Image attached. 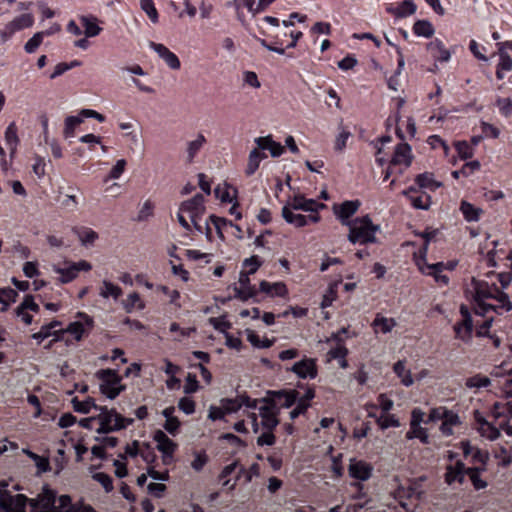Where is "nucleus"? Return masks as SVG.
Segmentation results:
<instances>
[{"mask_svg":"<svg viewBox=\"0 0 512 512\" xmlns=\"http://www.w3.org/2000/svg\"><path fill=\"white\" fill-rule=\"evenodd\" d=\"M474 300L472 309L477 317H491L489 314L501 315L512 309L509 296L494 284L474 280Z\"/></svg>","mask_w":512,"mask_h":512,"instance_id":"f257e3e1","label":"nucleus"},{"mask_svg":"<svg viewBox=\"0 0 512 512\" xmlns=\"http://www.w3.org/2000/svg\"><path fill=\"white\" fill-rule=\"evenodd\" d=\"M313 399L314 385L297 382L295 388L269 390L262 399L256 400L260 408L281 410L296 407L300 402L311 404Z\"/></svg>","mask_w":512,"mask_h":512,"instance_id":"f03ea898","label":"nucleus"},{"mask_svg":"<svg viewBox=\"0 0 512 512\" xmlns=\"http://www.w3.org/2000/svg\"><path fill=\"white\" fill-rule=\"evenodd\" d=\"M178 213L189 214V218H191V223L192 226H194V229L200 233H202V229H205V235H207L208 241H211V228H209V224L214 225V228H216L217 237H219L221 241H224L222 228L225 226L234 227L240 231V227H238L232 221L217 217L214 214L208 217V222L205 223V227H202L199 221L201 220L202 214H204V197L201 194H196L191 199L185 200V202L180 205V212Z\"/></svg>","mask_w":512,"mask_h":512,"instance_id":"7ed1b4c3","label":"nucleus"},{"mask_svg":"<svg viewBox=\"0 0 512 512\" xmlns=\"http://www.w3.org/2000/svg\"><path fill=\"white\" fill-rule=\"evenodd\" d=\"M460 449L461 454H463V460L458 459L453 463L445 465L444 483L450 487L464 485L468 471L480 469V462L473 461V455L476 452H487L486 450L472 445L468 440L460 442Z\"/></svg>","mask_w":512,"mask_h":512,"instance_id":"20e7f679","label":"nucleus"},{"mask_svg":"<svg viewBox=\"0 0 512 512\" xmlns=\"http://www.w3.org/2000/svg\"><path fill=\"white\" fill-rule=\"evenodd\" d=\"M344 225L349 227L347 240L353 245L375 243V234L379 231V226L371 222L370 216L357 217L350 224Z\"/></svg>","mask_w":512,"mask_h":512,"instance_id":"39448f33","label":"nucleus"},{"mask_svg":"<svg viewBox=\"0 0 512 512\" xmlns=\"http://www.w3.org/2000/svg\"><path fill=\"white\" fill-rule=\"evenodd\" d=\"M94 376L100 381V393L109 400H115L122 392L126 391V385L122 383V376L115 369H101L96 371Z\"/></svg>","mask_w":512,"mask_h":512,"instance_id":"423d86ee","label":"nucleus"},{"mask_svg":"<svg viewBox=\"0 0 512 512\" xmlns=\"http://www.w3.org/2000/svg\"><path fill=\"white\" fill-rule=\"evenodd\" d=\"M100 424L96 432L108 434L126 429L133 424V419L125 418L115 411V409L102 408V412L97 416H93Z\"/></svg>","mask_w":512,"mask_h":512,"instance_id":"0eeeda50","label":"nucleus"},{"mask_svg":"<svg viewBox=\"0 0 512 512\" xmlns=\"http://www.w3.org/2000/svg\"><path fill=\"white\" fill-rule=\"evenodd\" d=\"M372 473L373 466L369 462L363 459H349V465H347V474H349V478L356 480L355 482L351 483V486H353V488L356 489V492H358V494H356V498H364V487L362 482L370 480Z\"/></svg>","mask_w":512,"mask_h":512,"instance_id":"6e6552de","label":"nucleus"},{"mask_svg":"<svg viewBox=\"0 0 512 512\" xmlns=\"http://www.w3.org/2000/svg\"><path fill=\"white\" fill-rule=\"evenodd\" d=\"M66 266L53 267V272L59 275V283L61 285L69 284L73 282L76 278H78V274L82 271L88 272L92 270V265L87 262V260H79L77 262H68L66 261Z\"/></svg>","mask_w":512,"mask_h":512,"instance_id":"1a4fd4ad","label":"nucleus"},{"mask_svg":"<svg viewBox=\"0 0 512 512\" xmlns=\"http://www.w3.org/2000/svg\"><path fill=\"white\" fill-rule=\"evenodd\" d=\"M460 315L461 321L454 324V337L456 339L469 342L471 339V334L473 333V329H477V326L482 323H473V319L471 318V313H469L468 306L461 304L460 306Z\"/></svg>","mask_w":512,"mask_h":512,"instance_id":"9d476101","label":"nucleus"},{"mask_svg":"<svg viewBox=\"0 0 512 512\" xmlns=\"http://www.w3.org/2000/svg\"><path fill=\"white\" fill-rule=\"evenodd\" d=\"M474 462L481 463V469L468 470V481L472 484L474 491H482L487 488V481L482 478V474L487 471V463H489L488 452H476L474 454Z\"/></svg>","mask_w":512,"mask_h":512,"instance_id":"9b49d317","label":"nucleus"},{"mask_svg":"<svg viewBox=\"0 0 512 512\" xmlns=\"http://www.w3.org/2000/svg\"><path fill=\"white\" fill-rule=\"evenodd\" d=\"M258 414L249 413L248 417L253 424V431L257 432V417H260V425L265 431H273L279 425V411L281 409L258 408Z\"/></svg>","mask_w":512,"mask_h":512,"instance_id":"f8f14e48","label":"nucleus"},{"mask_svg":"<svg viewBox=\"0 0 512 512\" xmlns=\"http://www.w3.org/2000/svg\"><path fill=\"white\" fill-rule=\"evenodd\" d=\"M509 375H511V378L508 380V390H506L509 399L495 402L492 408V417L500 427L507 425V420L512 418V368Z\"/></svg>","mask_w":512,"mask_h":512,"instance_id":"ddd939ff","label":"nucleus"},{"mask_svg":"<svg viewBox=\"0 0 512 512\" xmlns=\"http://www.w3.org/2000/svg\"><path fill=\"white\" fill-rule=\"evenodd\" d=\"M77 317L81 318L82 321H74L68 324V327L65 329H60L57 331H59V333L62 335L70 334L73 336L75 341L79 342L81 339H83V337L87 336L88 331H90V329H92V325H94V321L84 312H78Z\"/></svg>","mask_w":512,"mask_h":512,"instance_id":"4468645a","label":"nucleus"},{"mask_svg":"<svg viewBox=\"0 0 512 512\" xmlns=\"http://www.w3.org/2000/svg\"><path fill=\"white\" fill-rule=\"evenodd\" d=\"M58 502L56 492L47 487H43L41 494L37 495L36 498H28L30 503V511H46L51 512L54 509V504Z\"/></svg>","mask_w":512,"mask_h":512,"instance_id":"2eb2a0df","label":"nucleus"},{"mask_svg":"<svg viewBox=\"0 0 512 512\" xmlns=\"http://www.w3.org/2000/svg\"><path fill=\"white\" fill-rule=\"evenodd\" d=\"M457 263L455 262H437L435 264H428L424 262V264L418 263V270L420 273L435 278V282L443 285H448V277L442 275L441 273L444 270H453Z\"/></svg>","mask_w":512,"mask_h":512,"instance_id":"dca6fc26","label":"nucleus"},{"mask_svg":"<svg viewBox=\"0 0 512 512\" xmlns=\"http://www.w3.org/2000/svg\"><path fill=\"white\" fill-rule=\"evenodd\" d=\"M217 407L221 410H225L226 412L237 413L241 407L256 410L259 408V405H257V399H253L246 394H242L237 395L234 398L221 399V405Z\"/></svg>","mask_w":512,"mask_h":512,"instance_id":"f3484780","label":"nucleus"},{"mask_svg":"<svg viewBox=\"0 0 512 512\" xmlns=\"http://www.w3.org/2000/svg\"><path fill=\"white\" fill-rule=\"evenodd\" d=\"M27 505L29 506V502L25 495H11L7 491L0 492V509L4 512H26Z\"/></svg>","mask_w":512,"mask_h":512,"instance_id":"a211bd4d","label":"nucleus"},{"mask_svg":"<svg viewBox=\"0 0 512 512\" xmlns=\"http://www.w3.org/2000/svg\"><path fill=\"white\" fill-rule=\"evenodd\" d=\"M287 371L296 374L297 378L302 380H312L316 378V376L318 375V368H316V362H314L313 358L306 357L294 363V365L287 369Z\"/></svg>","mask_w":512,"mask_h":512,"instance_id":"6ab92c4d","label":"nucleus"},{"mask_svg":"<svg viewBox=\"0 0 512 512\" xmlns=\"http://www.w3.org/2000/svg\"><path fill=\"white\" fill-rule=\"evenodd\" d=\"M153 441L157 443V450L162 453V460H164V464L167 465L168 461L172 459L177 445L161 430H157L153 433Z\"/></svg>","mask_w":512,"mask_h":512,"instance_id":"aec40b11","label":"nucleus"},{"mask_svg":"<svg viewBox=\"0 0 512 512\" xmlns=\"http://www.w3.org/2000/svg\"><path fill=\"white\" fill-rule=\"evenodd\" d=\"M281 217L285 219V222L293 224L297 228H301L309 224H316L320 221V215L318 212H312L311 214H308V216H303L301 214L291 212L288 207H283V209H281Z\"/></svg>","mask_w":512,"mask_h":512,"instance_id":"412c9836","label":"nucleus"},{"mask_svg":"<svg viewBox=\"0 0 512 512\" xmlns=\"http://www.w3.org/2000/svg\"><path fill=\"white\" fill-rule=\"evenodd\" d=\"M474 421H476V429L481 436L484 438H487L488 440L494 441L500 437V430L503 429V427H497L492 422L488 421L484 418L482 413L476 411L474 413Z\"/></svg>","mask_w":512,"mask_h":512,"instance_id":"4be33fe9","label":"nucleus"},{"mask_svg":"<svg viewBox=\"0 0 512 512\" xmlns=\"http://www.w3.org/2000/svg\"><path fill=\"white\" fill-rule=\"evenodd\" d=\"M290 210H301L303 212L318 213V210L323 209L325 205L313 199H307L301 194H296L287 205Z\"/></svg>","mask_w":512,"mask_h":512,"instance_id":"5701e85b","label":"nucleus"},{"mask_svg":"<svg viewBox=\"0 0 512 512\" xmlns=\"http://www.w3.org/2000/svg\"><path fill=\"white\" fill-rule=\"evenodd\" d=\"M402 195L410 201L411 207L418 210H427L430 206V195L426 192L417 190L416 187L410 186L402 191Z\"/></svg>","mask_w":512,"mask_h":512,"instance_id":"b1692460","label":"nucleus"},{"mask_svg":"<svg viewBox=\"0 0 512 512\" xmlns=\"http://www.w3.org/2000/svg\"><path fill=\"white\" fill-rule=\"evenodd\" d=\"M360 206L361 202L359 200H346L342 204L335 206L333 210H335V215H337L342 225H349L352 223L350 218L354 216Z\"/></svg>","mask_w":512,"mask_h":512,"instance_id":"393cba45","label":"nucleus"},{"mask_svg":"<svg viewBox=\"0 0 512 512\" xmlns=\"http://www.w3.org/2000/svg\"><path fill=\"white\" fill-rule=\"evenodd\" d=\"M256 148L260 152L268 151L272 158H279L284 153V146L279 142L272 140L271 135L260 136L255 139Z\"/></svg>","mask_w":512,"mask_h":512,"instance_id":"a878e982","label":"nucleus"},{"mask_svg":"<svg viewBox=\"0 0 512 512\" xmlns=\"http://www.w3.org/2000/svg\"><path fill=\"white\" fill-rule=\"evenodd\" d=\"M411 161V146L405 142L395 145L394 155H392V160H390V167L403 166L408 168L411 166Z\"/></svg>","mask_w":512,"mask_h":512,"instance_id":"bb28decb","label":"nucleus"},{"mask_svg":"<svg viewBox=\"0 0 512 512\" xmlns=\"http://www.w3.org/2000/svg\"><path fill=\"white\" fill-rule=\"evenodd\" d=\"M62 323L58 320H52V322L47 323L43 326H41V330L37 331L36 333L32 334V339L36 340L37 343H41L44 341V339H47L49 337H54L53 342H60L63 339V336L58 331L54 330L55 328L60 327Z\"/></svg>","mask_w":512,"mask_h":512,"instance_id":"cd10ccee","label":"nucleus"},{"mask_svg":"<svg viewBox=\"0 0 512 512\" xmlns=\"http://www.w3.org/2000/svg\"><path fill=\"white\" fill-rule=\"evenodd\" d=\"M239 284V286H235V288H233V291H235V299L246 302L256 297V288L250 285L249 276L240 274Z\"/></svg>","mask_w":512,"mask_h":512,"instance_id":"c85d7f7f","label":"nucleus"},{"mask_svg":"<svg viewBox=\"0 0 512 512\" xmlns=\"http://www.w3.org/2000/svg\"><path fill=\"white\" fill-rule=\"evenodd\" d=\"M150 47L151 49H153V51H155V53L158 54V57H160V59L166 62L167 67L173 70H178L181 67L179 58H177V56H175L173 52L168 50L165 45L151 42Z\"/></svg>","mask_w":512,"mask_h":512,"instance_id":"c756f323","label":"nucleus"},{"mask_svg":"<svg viewBox=\"0 0 512 512\" xmlns=\"http://www.w3.org/2000/svg\"><path fill=\"white\" fill-rule=\"evenodd\" d=\"M426 49L431 53V57L438 62L447 63L450 60V51L445 48V44L438 38L427 43Z\"/></svg>","mask_w":512,"mask_h":512,"instance_id":"7c9ffc66","label":"nucleus"},{"mask_svg":"<svg viewBox=\"0 0 512 512\" xmlns=\"http://www.w3.org/2000/svg\"><path fill=\"white\" fill-rule=\"evenodd\" d=\"M258 290L271 297L286 298L288 296V288H286L283 282L270 283L268 281H262L260 282V286H258Z\"/></svg>","mask_w":512,"mask_h":512,"instance_id":"2f4dec72","label":"nucleus"},{"mask_svg":"<svg viewBox=\"0 0 512 512\" xmlns=\"http://www.w3.org/2000/svg\"><path fill=\"white\" fill-rule=\"evenodd\" d=\"M460 212L461 215H463V219L468 223H476L480 221V218H482V215L484 214V210L469 203L467 200H461Z\"/></svg>","mask_w":512,"mask_h":512,"instance_id":"473e14b6","label":"nucleus"},{"mask_svg":"<svg viewBox=\"0 0 512 512\" xmlns=\"http://www.w3.org/2000/svg\"><path fill=\"white\" fill-rule=\"evenodd\" d=\"M204 145H206V138L201 133L196 136V139L187 142V147H185V163L192 164Z\"/></svg>","mask_w":512,"mask_h":512,"instance_id":"72a5a7b5","label":"nucleus"},{"mask_svg":"<svg viewBox=\"0 0 512 512\" xmlns=\"http://www.w3.org/2000/svg\"><path fill=\"white\" fill-rule=\"evenodd\" d=\"M5 145L9 148V155H11V159L15 156L17 152V146H19V136H17V126H15L14 122L9 123V126L5 128L4 133Z\"/></svg>","mask_w":512,"mask_h":512,"instance_id":"f704fd0d","label":"nucleus"},{"mask_svg":"<svg viewBox=\"0 0 512 512\" xmlns=\"http://www.w3.org/2000/svg\"><path fill=\"white\" fill-rule=\"evenodd\" d=\"M483 318V324L477 326L476 336L489 338L492 340L493 347L498 348L500 346V338L489 332V328L493 324V316Z\"/></svg>","mask_w":512,"mask_h":512,"instance_id":"c9c22d12","label":"nucleus"},{"mask_svg":"<svg viewBox=\"0 0 512 512\" xmlns=\"http://www.w3.org/2000/svg\"><path fill=\"white\" fill-rule=\"evenodd\" d=\"M83 506L90 505H85L82 503L75 504L72 502L71 496L61 495L59 496V502L55 503V509H53L52 512H76Z\"/></svg>","mask_w":512,"mask_h":512,"instance_id":"e433bc0d","label":"nucleus"},{"mask_svg":"<svg viewBox=\"0 0 512 512\" xmlns=\"http://www.w3.org/2000/svg\"><path fill=\"white\" fill-rule=\"evenodd\" d=\"M71 405H73V410L79 414H88L90 410L101 411V408L104 407L96 405L94 399L91 397L87 398L85 401H80L75 397L71 400Z\"/></svg>","mask_w":512,"mask_h":512,"instance_id":"4c0bfd02","label":"nucleus"},{"mask_svg":"<svg viewBox=\"0 0 512 512\" xmlns=\"http://www.w3.org/2000/svg\"><path fill=\"white\" fill-rule=\"evenodd\" d=\"M404 438L406 440L411 441L413 439H418L420 443L427 445L428 444V434L427 428L421 427V424H410V430L404 434Z\"/></svg>","mask_w":512,"mask_h":512,"instance_id":"58836bf2","label":"nucleus"},{"mask_svg":"<svg viewBox=\"0 0 512 512\" xmlns=\"http://www.w3.org/2000/svg\"><path fill=\"white\" fill-rule=\"evenodd\" d=\"M411 32L417 37L429 39L434 35V26L429 21L417 20L413 27H411Z\"/></svg>","mask_w":512,"mask_h":512,"instance_id":"ea45409f","label":"nucleus"},{"mask_svg":"<svg viewBox=\"0 0 512 512\" xmlns=\"http://www.w3.org/2000/svg\"><path fill=\"white\" fill-rule=\"evenodd\" d=\"M512 70V59L506 51L500 50L499 63H497V70H495V77L502 80L505 73Z\"/></svg>","mask_w":512,"mask_h":512,"instance_id":"a19ab883","label":"nucleus"},{"mask_svg":"<svg viewBox=\"0 0 512 512\" xmlns=\"http://www.w3.org/2000/svg\"><path fill=\"white\" fill-rule=\"evenodd\" d=\"M415 185L417 189H428L429 191H435L439 187V182L434 180L431 173H422L418 174L417 177H415Z\"/></svg>","mask_w":512,"mask_h":512,"instance_id":"79ce46f5","label":"nucleus"},{"mask_svg":"<svg viewBox=\"0 0 512 512\" xmlns=\"http://www.w3.org/2000/svg\"><path fill=\"white\" fill-rule=\"evenodd\" d=\"M266 158V154L256 149L251 150L248 156V166H246V175L250 177L256 173L259 163Z\"/></svg>","mask_w":512,"mask_h":512,"instance_id":"37998d69","label":"nucleus"},{"mask_svg":"<svg viewBox=\"0 0 512 512\" xmlns=\"http://www.w3.org/2000/svg\"><path fill=\"white\" fill-rule=\"evenodd\" d=\"M246 339L249 344L255 347V349H269L273 345V339L264 338L261 339L257 336L256 332L251 329H246Z\"/></svg>","mask_w":512,"mask_h":512,"instance_id":"c03bdc74","label":"nucleus"},{"mask_svg":"<svg viewBox=\"0 0 512 512\" xmlns=\"http://www.w3.org/2000/svg\"><path fill=\"white\" fill-rule=\"evenodd\" d=\"M261 265H263V260L259 256H250L242 262V267H244L245 270L240 271V275H246V277H249L250 275L255 274Z\"/></svg>","mask_w":512,"mask_h":512,"instance_id":"a18cd8bd","label":"nucleus"},{"mask_svg":"<svg viewBox=\"0 0 512 512\" xmlns=\"http://www.w3.org/2000/svg\"><path fill=\"white\" fill-rule=\"evenodd\" d=\"M394 374H395V376H397V378L401 379V384L404 385V387H411V385H412L411 371L405 369V361L404 360L395 362Z\"/></svg>","mask_w":512,"mask_h":512,"instance_id":"49530a36","label":"nucleus"},{"mask_svg":"<svg viewBox=\"0 0 512 512\" xmlns=\"http://www.w3.org/2000/svg\"><path fill=\"white\" fill-rule=\"evenodd\" d=\"M374 420H376V424H378L379 429L383 431L400 427V421L396 418L395 414L383 413L379 415V418Z\"/></svg>","mask_w":512,"mask_h":512,"instance_id":"de8ad7c7","label":"nucleus"},{"mask_svg":"<svg viewBox=\"0 0 512 512\" xmlns=\"http://www.w3.org/2000/svg\"><path fill=\"white\" fill-rule=\"evenodd\" d=\"M73 232L77 234L78 239L84 246L92 245L97 239V233L89 227H75Z\"/></svg>","mask_w":512,"mask_h":512,"instance_id":"09e8293b","label":"nucleus"},{"mask_svg":"<svg viewBox=\"0 0 512 512\" xmlns=\"http://www.w3.org/2000/svg\"><path fill=\"white\" fill-rule=\"evenodd\" d=\"M19 294H17V291L12 289L11 287H4L0 288V304H2V308H0V311L2 313H5V311L8 309V306H10L11 303L15 302Z\"/></svg>","mask_w":512,"mask_h":512,"instance_id":"8fccbe9b","label":"nucleus"},{"mask_svg":"<svg viewBox=\"0 0 512 512\" xmlns=\"http://www.w3.org/2000/svg\"><path fill=\"white\" fill-rule=\"evenodd\" d=\"M480 169V163L477 160H471L463 166L460 170L452 171V178L459 179L460 177H469V175L477 172Z\"/></svg>","mask_w":512,"mask_h":512,"instance_id":"3c124183","label":"nucleus"},{"mask_svg":"<svg viewBox=\"0 0 512 512\" xmlns=\"http://www.w3.org/2000/svg\"><path fill=\"white\" fill-rule=\"evenodd\" d=\"M25 454H27L28 458L36 464L37 474L47 473L51 470V466H49V460L47 458L30 450L25 451Z\"/></svg>","mask_w":512,"mask_h":512,"instance_id":"603ef678","label":"nucleus"},{"mask_svg":"<svg viewBox=\"0 0 512 512\" xmlns=\"http://www.w3.org/2000/svg\"><path fill=\"white\" fill-rule=\"evenodd\" d=\"M460 424L461 420H459V415L449 414L445 416L444 420H442V424H440V432H442V435L445 437H449L453 434L452 428Z\"/></svg>","mask_w":512,"mask_h":512,"instance_id":"864d4df0","label":"nucleus"},{"mask_svg":"<svg viewBox=\"0 0 512 512\" xmlns=\"http://www.w3.org/2000/svg\"><path fill=\"white\" fill-rule=\"evenodd\" d=\"M145 304H143L140 295L136 292H132L128 294L125 302H123V308H125L126 313H132L134 309L143 310Z\"/></svg>","mask_w":512,"mask_h":512,"instance_id":"5fc2aeb1","label":"nucleus"},{"mask_svg":"<svg viewBox=\"0 0 512 512\" xmlns=\"http://www.w3.org/2000/svg\"><path fill=\"white\" fill-rule=\"evenodd\" d=\"M367 409L378 410L380 409L383 414H389L393 410V400L389 399L386 394L378 395V403L367 404Z\"/></svg>","mask_w":512,"mask_h":512,"instance_id":"6e6d98bb","label":"nucleus"},{"mask_svg":"<svg viewBox=\"0 0 512 512\" xmlns=\"http://www.w3.org/2000/svg\"><path fill=\"white\" fill-rule=\"evenodd\" d=\"M80 22L84 26V34H86L87 38H93L101 33V27L95 23V18L82 16L80 17Z\"/></svg>","mask_w":512,"mask_h":512,"instance_id":"4d7b16f0","label":"nucleus"},{"mask_svg":"<svg viewBox=\"0 0 512 512\" xmlns=\"http://www.w3.org/2000/svg\"><path fill=\"white\" fill-rule=\"evenodd\" d=\"M121 295L122 290L119 286L111 283L110 281H103L102 291H100V296H102L103 299L112 297V299L117 300Z\"/></svg>","mask_w":512,"mask_h":512,"instance_id":"13d9d810","label":"nucleus"},{"mask_svg":"<svg viewBox=\"0 0 512 512\" xmlns=\"http://www.w3.org/2000/svg\"><path fill=\"white\" fill-rule=\"evenodd\" d=\"M45 35H51V31L38 32L34 34L32 38L28 39L27 43H25V47H23V49H25V52H27V54L35 53V51H37L38 46L42 44V39Z\"/></svg>","mask_w":512,"mask_h":512,"instance_id":"bf43d9fd","label":"nucleus"},{"mask_svg":"<svg viewBox=\"0 0 512 512\" xmlns=\"http://www.w3.org/2000/svg\"><path fill=\"white\" fill-rule=\"evenodd\" d=\"M33 25V16L29 13H23L19 17L14 18L11 22L7 23V27H13L14 29L29 28Z\"/></svg>","mask_w":512,"mask_h":512,"instance_id":"052dcab7","label":"nucleus"},{"mask_svg":"<svg viewBox=\"0 0 512 512\" xmlns=\"http://www.w3.org/2000/svg\"><path fill=\"white\" fill-rule=\"evenodd\" d=\"M26 311L38 313V305L35 303L33 296L31 295H25L21 304L16 307V310H14V314L21 315L22 313H26Z\"/></svg>","mask_w":512,"mask_h":512,"instance_id":"680f3d73","label":"nucleus"},{"mask_svg":"<svg viewBox=\"0 0 512 512\" xmlns=\"http://www.w3.org/2000/svg\"><path fill=\"white\" fill-rule=\"evenodd\" d=\"M414 495V488L410 487H403L399 486L395 488L394 491V498L399 502V505H401L402 509H405V502L406 500L411 499V497Z\"/></svg>","mask_w":512,"mask_h":512,"instance_id":"e2e57ef3","label":"nucleus"},{"mask_svg":"<svg viewBox=\"0 0 512 512\" xmlns=\"http://www.w3.org/2000/svg\"><path fill=\"white\" fill-rule=\"evenodd\" d=\"M454 149H456V153H458L461 160H468L473 157V148L465 140L454 141Z\"/></svg>","mask_w":512,"mask_h":512,"instance_id":"0e129e2a","label":"nucleus"},{"mask_svg":"<svg viewBox=\"0 0 512 512\" xmlns=\"http://www.w3.org/2000/svg\"><path fill=\"white\" fill-rule=\"evenodd\" d=\"M206 464H208V455L206 454V451H194V459H192L191 462L192 470L200 473Z\"/></svg>","mask_w":512,"mask_h":512,"instance_id":"69168bd1","label":"nucleus"},{"mask_svg":"<svg viewBox=\"0 0 512 512\" xmlns=\"http://www.w3.org/2000/svg\"><path fill=\"white\" fill-rule=\"evenodd\" d=\"M489 384H491V381H489V378L476 374L472 377L467 378V382H465V385H467V388L469 389H481L488 387Z\"/></svg>","mask_w":512,"mask_h":512,"instance_id":"338daca9","label":"nucleus"},{"mask_svg":"<svg viewBox=\"0 0 512 512\" xmlns=\"http://www.w3.org/2000/svg\"><path fill=\"white\" fill-rule=\"evenodd\" d=\"M83 123V120H81V117L76 116H68L66 117V120H64V136L66 138H70L74 136V130Z\"/></svg>","mask_w":512,"mask_h":512,"instance_id":"774afa93","label":"nucleus"}]
</instances>
